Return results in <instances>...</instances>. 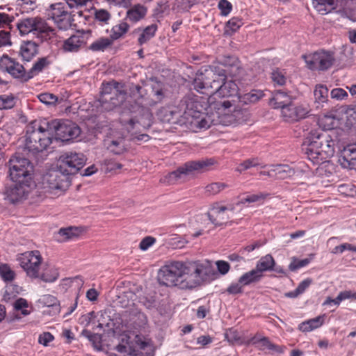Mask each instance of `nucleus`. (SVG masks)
I'll list each match as a JSON object with an SVG mask.
<instances>
[{"instance_id":"obj_5","label":"nucleus","mask_w":356,"mask_h":356,"mask_svg":"<svg viewBox=\"0 0 356 356\" xmlns=\"http://www.w3.org/2000/svg\"><path fill=\"white\" fill-rule=\"evenodd\" d=\"M223 73L218 67L212 66L204 72L197 74L193 81L194 89L202 94L215 95L217 90L215 88V83H220L225 80Z\"/></svg>"},{"instance_id":"obj_17","label":"nucleus","mask_w":356,"mask_h":356,"mask_svg":"<svg viewBox=\"0 0 356 356\" xmlns=\"http://www.w3.org/2000/svg\"><path fill=\"white\" fill-rule=\"evenodd\" d=\"M309 113L308 106L295 105L293 103L284 106L281 110V116L288 122H294L305 118Z\"/></svg>"},{"instance_id":"obj_27","label":"nucleus","mask_w":356,"mask_h":356,"mask_svg":"<svg viewBox=\"0 0 356 356\" xmlns=\"http://www.w3.org/2000/svg\"><path fill=\"white\" fill-rule=\"evenodd\" d=\"M38 54V44L33 41L24 42L20 47V55L24 61H30Z\"/></svg>"},{"instance_id":"obj_14","label":"nucleus","mask_w":356,"mask_h":356,"mask_svg":"<svg viewBox=\"0 0 356 356\" xmlns=\"http://www.w3.org/2000/svg\"><path fill=\"white\" fill-rule=\"evenodd\" d=\"M86 161V156L81 152H66L59 156L57 166L69 177L82 168Z\"/></svg>"},{"instance_id":"obj_3","label":"nucleus","mask_w":356,"mask_h":356,"mask_svg":"<svg viewBox=\"0 0 356 356\" xmlns=\"http://www.w3.org/2000/svg\"><path fill=\"white\" fill-rule=\"evenodd\" d=\"M52 134L49 127L44 122L36 121L30 123L26 131V148L29 152L36 154L46 149L52 143Z\"/></svg>"},{"instance_id":"obj_35","label":"nucleus","mask_w":356,"mask_h":356,"mask_svg":"<svg viewBox=\"0 0 356 356\" xmlns=\"http://www.w3.org/2000/svg\"><path fill=\"white\" fill-rule=\"evenodd\" d=\"M91 13L93 15L94 19L101 25L108 24L112 17L111 13L103 8H92Z\"/></svg>"},{"instance_id":"obj_38","label":"nucleus","mask_w":356,"mask_h":356,"mask_svg":"<svg viewBox=\"0 0 356 356\" xmlns=\"http://www.w3.org/2000/svg\"><path fill=\"white\" fill-rule=\"evenodd\" d=\"M263 95V92L261 90H252L248 93L239 96L238 99L240 104L245 105L257 102Z\"/></svg>"},{"instance_id":"obj_11","label":"nucleus","mask_w":356,"mask_h":356,"mask_svg":"<svg viewBox=\"0 0 356 356\" xmlns=\"http://www.w3.org/2000/svg\"><path fill=\"white\" fill-rule=\"evenodd\" d=\"M44 124L49 127L52 135L55 134L56 140L63 142L76 138L81 134L79 127L70 120H54Z\"/></svg>"},{"instance_id":"obj_63","label":"nucleus","mask_w":356,"mask_h":356,"mask_svg":"<svg viewBox=\"0 0 356 356\" xmlns=\"http://www.w3.org/2000/svg\"><path fill=\"white\" fill-rule=\"evenodd\" d=\"M330 95L332 99L342 100L348 97V93L345 90L337 88L331 90Z\"/></svg>"},{"instance_id":"obj_19","label":"nucleus","mask_w":356,"mask_h":356,"mask_svg":"<svg viewBox=\"0 0 356 356\" xmlns=\"http://www.w3.org/2000/svg\"><path fill=\"white\" fill-rule=\"evenodd\" d=\"M219 64L224 67L222 68L220 65V70L223 71V78H226V74H229L230 76L236 77L240 75L242 68L239 60L234 56H223L219 60Z\"/></svg>"},{"instance_id":"obj_32","label":"nucleus","mask_w":356,"mask_h":356,"mask_svg":"<svg viewBox=\"0 0 356 356\" xmlns=\"http://www.w3.org/2000/svg\"><path fill=\"white\" fill-rule=\"evenodd\" d=\"M263 277L264 274H261L255 268L241 275L239 277V283H241L243 286L249 285L259 282Z\"/></svg>"},{"instance_id":"obj_62","label":"nucleus","mask_w":356,"mask_h":356,"mask_svg":"<svg viewBox=\"0 0 356 356\" xmlns=\"http://www.w3.org/2000/svg\"><path fill=\"white\" fill-rule=\"evenodd\" d=\"M252 341L254 343H256L257 341L261 342L264 346H266L269 350H275L277 352L280 351V347L275 344L272 343L267 337H264L259 339V340H256V337H254L252 339Z\"/></svg>"},{"instance_id":"obj_26","label":"nucleus","mask_w":356,"mask_h":356,"mask_svg":"<svg viewBox=\"0 0 356 356\" xmlns=\"http://www.w3.org/2000/svg\"><path fill=\"white\" fill-rule=\"evenodd\" d=\"M147 8L141 4H136L129 8L126 13V19L136 23L143 19L147 15Z\"/></svg>"},{"instance_id":"obj_47","label":"nucleus","mask_w":356,"mask_h":356,"mask_svg":"<svg viewBox=\"0 0 356 356\" xmlns=\"http://www.w3.org/2000/svg\"><path fill=\"white\" fill-rule=\"evenodd\" d=\"M314 95L316 102H325L328 97V89L323 85L318 86L314 91Z\"/></svg>"},{"instance_id":"obj_6","label":"nucleus","mask_w":356,"mask_h":356,"mask_svg":"<svg viewBox=\"0 0 356 356\" xmlns=\"http://www.w3.org/2000/svg\"><path fill=\"white\" fill-rule=\"evenodd\" d=\"M215 163L213 159H205L198 161H190L174 170L166 176L169 184L184 181L187 177L194 172H203L209 170Z\"/></svg>"},{"instance_id":"obj_30","label":"nucleus","mask_w":356,"mask_h":356,"mask_svg":"<svg viewBox=\"0 0 356 356\" xmlns=\"http://www.w3.org/2000/svg\"><path fill=\"white\" fill-rule=\"evenodd\" d=\"M325 315H321L302 322L299 325V330L302 332H310L320 327L324 323Z\"/></svg>"},{"instance_id":"obj_53","label":"nucleus","mask_w":356,"mask_h":356,"mask_svg":"<svg viewBox=\"0 0 356 356\" xmlns=\"http://www.w3.org/2000/svg\"><path fill=\"white\" fill-rule=\"evenodd\" d=\"M259 165L260 163L257 158L249 159L241 163L237 167L236 170L241 172L250 169V168L259 166Z\"/></svg>"},{"instance_id":"obj_44","label":"nucleus","mask_w":356,"mask_h":356,"mask_svg":"<svg viewBox=\"0 0 356 356\" xmlns=\"http://www.w3.org/2000/svg\"><path fill=\"white\" fill-rule=\"evenodd\" d=\"M15 18L13 15L6 13H0V29L13 31Z\"/></svg>"},{"instance_id":"obj_12","label":"nucleus","mask_w":356,"mask_h":356,"mask_svg":"<svg viewBox=\"0 0 356 356\" xmlns=\"http://www.w3.org/2000/svg\"><path fill=\"white\" fill-rule=\"evenodd\" d=\"M307 66L311 70L325 71L335 62L334 53L332 51L321 49L314 53L303 55Z\"/></svg>"},{"instance_id":"obj_20","label":"nucleus","mask_w":356,"mask_h":356,"mask_svg":"<svg viewBox=\"0 0 356 356\" xmlns=\"http://www.w3.org/2000/svg\"><path fill=\"white\" fill-rule=\"evenodd\" d=\"M13 183L7 188L6 194L13 202H17L26 198L30 192L31 182L13 181Z\"/></svg>"},{"instance_id":"obj_51","label":"nucleus","mask_w":356,"mask_h":356,"mask_svg":"<svg viewBox=\"0 0 356 356\" xmlns=\"http://www.w3.org/2000/svg\"><path fill=\"white\" fill-rule=\"evenodd\" d=\"M81 335L86 337L96 348L101 346L102 336L99 334L92 333L90 331L84 329L81 332Z\"/></svg>"},{"instance_id":"obj_55","label":"nucleus","mask_w":356,"mask_h":356,"mask_svg":"<svg viewBox=\"0 0 356 356\" xmlns=\"http://www.w3.org/2000/svg\"><path fill=\"white\" fill-rule=\"evenodd\" d=\"M13 306L14 309L16 311H20L23 316H27L30 314V312L26 309L28 307V302L22 298H19L16 300Z\"/></svg>"},{"instance_id":"obj_23","label":"nucleus","mask_w":356,"mask_h":356,"mask_svg":"<svg viewBox=\"0 0 356 356\" xmlns=\"http://www.w3.org/2000/svg\"><path fill=\"white\" fill-rule=\"evenodd\" d=\"M339 162L343 168L356 169V144L344 148Z\"/></svg>"},{"instance_id":"obj_9","label":"nucleus","mask_w":356,"mask_h":356,"mask_svg":"<svg viewBox=\"0 0 356 356\" xmlns=\"http://www.w3.org/2000/svg\"><path fill=\"white\" fill-rule=\"evenodd\" d=\"M158 281L160 284L174 286L181 283L185 284L184 263L175 261L163 266L158 273Z\"/></svg>"},{"instance_id":"obj_58","label":"nucleus","mask_w":356,"mask_h":356,"mask_svg":"<svg viewBox=\"0 0 356 356\" xmlns=\"http://www.w3.org/2000/svg\"><path fill=\"white\" fill-rule=\"evenodd\" d=\"M225 338L227 341L231 343H241L242 340L236 330H229L225 334Z\"/></svg>"},{"instance_id":"obj_1","label":"nucleus","mask_w":356,"mask_h":356,"mask_svg":"<svg viewBox=\"0 0 356 356\" xmlns=\"http://www.w3.org/2000/svg\"><path fill=\"white\" fill-rule=\"evenodd\" d=\"M336 142L326 131L312 130L306 137L302 150L314 164H319L334 154Z\"/></svg>"},{"instance_id":"obj_52","label":"nucleus","mask_w":356,"mask_h":356,"mask_svg":"<svg viewBox=\"0 0 356 356\" xmlns=\"http://www.w3.org/2000/svg\"><path fill=\"white\" fill-rule=\"evenodd\" d=\"M199 0H175V6L179 11L188 12Z\"/></svg>"},{"instance_id":"obj_40","label":"nucleus","mask_w":356,"mask_h":356,"mask_svg":"<svg viewBox=\"0 0 356 356\" xmlns=\"http://www.w3.org/2000/svg\"><path fill=\"white\" fill-rule=\"evenodd\" d=\"M129 25L125 22L113 26L111 31L110 38L114 42L123 37L129 31Z\"/></svg>"},{"instance_id":"obj_43","label":"nucleus","mask_w":356,"mask_h":356,"mask_svg":"<svg viewBox=\"0 0 356 356\" xmlns=\"http://www.w3.org/2000/svg\"><path fill=\"white\" fill-rule=\"evenodd\" d=\"M107 148L115 154H121L125 151L124 140L120 138L116 140H111L108 141Z\"/></svg>"},{"instance_id":"obj_56","label":"nucleus","mask_w":356,"mask_h":356,"mask_svg":"<svg viewBox=\"0 0 356 356\" xmlns=\"http://www.w3.org/2000/svg\"><path fill=\"white\" fill-rule=\"evenodd\" d=\"M271 78L274 83L280 86H283L286 81V78L283 71L277 69L271 73Z\"/></svg>"},{"instance_id":"obj_25","label":"nucleus","mask_w":356,"mask_h":356,"mask_svg":"<svg viewBox=\"0 0 356 356\" xmlns=\"http://www.w3.org/2000/svg\"><path fill=\"white\" fill-rule=\"evenodd\" d=\"M157 116L163 122L174 123L181 115L178 107L165 106L159 110Z\"/></svg>"},{"instance_id":"obj_42","label":"nucleus","mask_w":356,"mask_h":356,"mask_svg":"<svg viewBox=\"0 0 356 356\" xmlns=\"http://www.w3.org/2000/svg\"><path fill=\"white\" fill-rule=\"evenodd\" d=\"M218 110H222L225 114H227L229 112H233L234 116L237 117L236 113L240 112V109H238V106L234 104V101L231 100H223L219 101L216 104Z\"/></svg>"},{"instance_id":"obj_16","label":"nucleus","mask_w":356,"mask_h":356,"mask_svg":"<svg viewBox=\"0 0 356 356\" xmlns=\"http://www.w3.org/2000/svg\"><path fill=\"white\" fill-rule=\"evenodd\" d=\"M178 108L181 117L189 120L190 118H196L201 113L200 103L197 97L186 96L179 102Z\"/></svg>"},{"instance_id":"obj_31","label":"nucleus","mask_w":356,"mask_h":356,"mask_svg":"<svg viewBox=\"0 0 356 356\" xmlns=\"http://www.w3.org/2000/svg\"><path fill=\"white\" fill-rule=\"evenodd\" d=\"M51 63V61L49 56L39 58L33 64V67L29 70V76L27 78L32 79L42 70L47 68Z\"/></svg>"},{"instance_id":"obj_57","label":"nucleus","mask_w":356,"mask_h":356,"mask_svg":"<svg viewBox=\"0 0 356 356\" xmlns=\"http://www.w3.org/2000/svg\"><path fill=\"white\" fill-rule=\"evenodd\" d=\"M227 187V185L225 183L215 182L209 184L206 186V191L209 194L215 195L224 190Z\"/></svg>"},{"instance_id":"obj_49","label":"nucleus","mask_w":356,"mask_h":356,"mask_svg":"<svg viewBox=\"0 0 356 356\" xmlns=\"http://www.w3.org/2000/svg\"><path fill=\"white\" fill-rule=\"evenodd\" d=\"M131 91L134 97H138V103L140 104H151L146 102L145 100V95H147L146 90L139 85H134L131 87Z\"/></svg>"},{"instance_id":"obj_45","label":"nucleus","mask_w":356,"mask_h":356,"mask_svg":"<svg viewBox=\"0 0 356 356\" xmlns=\"http://www.w3.org/2000/svg\"><path fill=\"white\" fill-rule=\"evenodd\" d=\"M82 232L81 227H68L66 228H61L59 230V234L65 238L66 240L72 239L77 237Z\"/></svg>"},{"instance_id":"obj_61","label":"nucleus","mask_w":356,"mask_h":356,"mask_svg":"<svg viewBox=\"0 0 356 356\" xmlns=\"http://www.w3.org/2000/svg\"><path fill=\"white\" fill-rule=\"evenodd\" d=\"M15 30L10 31L9 29H3L0 31V47L10 45V33Z\"/></svg>"},{"instance_id":"obj_39","label":"nucleus","mask_w":356,"mask_h":356,"mask_svg":"<svg viewBox=\"0 0 356 356\" xmlns=\"http://www.w3.org/2000/svg\"><path fill=\"white\" fill-rule=\"evenodd\" d=\"M40 302L44 306L52 308L54 314H58L60 311L59 301L57 298L49 294L44 295L40 298Z\"/></svg>"},{"instance_id":"obj_18","label":"nucleus","mask_w":356,"mask_h":356,"mask_svg":"<svg viewBox=\"0 0 356 356\" xmlns=\"http://www.w3.org/2000/svg\"><path fill=\"white\" fill-rule=\"evenodd\" d=\"M0 67L4 69L14 78L20 79L23 81H27L29 71L26 72L22 65L15 61L8 56L3 55L0 61Z\"/></svg>"},{"instance_id":"obj_22","label":"nucleus","mask_w":356,"mask_h":356,"mask_svg":"<svg viewBox=\"0 0 356 356\" xmlns=\"http://www.w3.org/2000/svg\"><path fill=\"white\" fill-rule=\"evenodd\" d=\"M86 43L84 33L78 31L63 42V49L67 52H76Z\"/></svg>"},{"instance_id":"obj_10","label":"nucleus","mask_w":356,"mask_h":356,"mask_svg":"<svg viewBox=\"0 0 356 356\" xmlns=\"http://www.w3.org/2000/svg\"><path fill=\"white\" fill-rule=\"evenodd\" d=\"M42 188L45 192L56 194L65 191L70 186L69 177L58 166L47 172L42 177Z\"/></svg>"},{"instance_id":"obj_2","label":"nucleus","mask_w":356,"mask_h":356,"mask_svg":"<svg viewBox=\"0 0 356 356\" xmlns=\"http://www.w3.org/2000/svg\"><path fill=\"white\" fill-rule=\"evenodd\" d=\"M184 287L193 289L216 278L217 273L208 260L184 263Z\"/></svg>"},{"instance_id":"obj_37","label":"nucleus","mask_w":356,"mask_h":356,"mask_svg":"<svg viewBox=\"0 0 356 356\" xmlns=\"http://www.w3.org/2000/svg\"><path fill=\"white\" fill-rule=\"evenodd\" d=\"M113 43L112 39L109 38H99L94 41L90 45L89 49L93 51H104L108 48L111 47Z\"/></svg>"},{"instance_id":"obj_64","label":"nucleus","mask_w":356,"mask_h":356,"mask_svg":"<svg viewBox=\"0 0 356 356\" xmlns=\"http://www.w3.org/2000/svg\"><path fill=\"white\" fill-rule=\"evenodd\" d=\"M243 24L241 19L238 17H232L227 23V28L232 32L237 31Z\"/></svg>"},{"instance_id":"obj_8","label":"nucleus","mask_w":356,"mask_h":356,"mask_svg":"<svg viewBox=\"0 0 356 356\" xmlns=\"http://www.w3.org/2000/svg\"><path fill=\"white\" fill-rule=\"evenodd\" d=\"M9 176L13 181L32 182L33 165L30 161L19 154L9 160Z\"/></svg>"},{"instance_id":"obj_15","label":"nucleus","mask_w":356,"mask_h":356,"mask_svg":"<svg viewBox=\"0 0 356 356\" xmlns=\"http://www.w3.org/2000/svg\"><path fill=\"white\" fill-rule=\"evenodd\" d=\"M19 260L21 267L24 270L29 277L32 278L39 277L42 257L38 251L24 252L22 254Z\"/></svg>"},{"instance_id":"obj_28","label":"nucleus","mask_w":356,"mask_h":356,"mask_svg":"<svg viewBox=\"0 0 356 356\" xmlns=\"http://www.w3.org/2000/svg\"><path fill=\"white\" fill-rule=\"evenodd\" d=\"M339 0H313L315 10L321 15H326L333 12L338 5Z\"/></svg>"},{"instance_id":"obj_33","label":"nucleus","mask_w":356,"mask_h":356,"mask_svg":"<svg viewBox=\"0 0 356 356\" xmlns=\"http://www.w3.org/2000/svg\"><path fill=\"white\" fill-rule=\"evenodd\" d=\"M275 264V261L273 256L268 254L265 256L261 257L257 262L256 268L258 271L263 274L264 272L271 271L272 268Z\"/></svg>"},{"instance_id":"obj_4","label":"nucleus","mask_w":356,"mask_h":356,"mask_svg":"<svg viewBox=\"0 0 356 356\" xmlns=\"http://www.w3.org/2000/svg\"><path fill=\"white\" fill-rule=\"evenodd\" d=\"M127 96L124 84L113 80L102 83L99 102L102 107L108 111L122 105Z\"/></svg>"},{"instance_id":"obj_54","label":"nucleus","mask_w":356,"mask_h":356,"mask_svg":"<svg viewBox=\"0 0 356 356\" xmlns=\"http://www.w3.org/2000/svg\"><path fill=\"white\" fill-rule=\"evenodd\" d=\"M39 100L47 105H55L58 102V98L51 93L44 92L38 95Z\"/></svg>"},{"instance_id":"obj_7","label":"nucleus","mask_w":356,"mask_h":356,"mask_svg":"<svg viewBox=\"0 0 356 356\" xmlns=\"http://www.w3.org/2000/svg\"><path fill=\"white\" fill-rule=\"evenodd\" d=\"M15 32L18 31L22 35H27L31 32H37L44 37L51 38L56 34L55 29L49 26L47 22L40 17H27L18 21L14 25Z\"/></svg>"},{"instance_id":"obj_60","label":"nucleus","mask_w":356,"mask_h":356,"mask_svg":"<svg viewBox=\"0 0 356 356\" xmlns=\"http://www.w3.org/2000/svg\"><path fill=\"white\" fill-rule=\"evenodd\" d=\"M266 195L264 193H257V194H252L248 195L245 198L242 199L240 201L241 204H245V203H254L257 202H259L261 200H263L266 198Z\"/></svg>"},{"instance_id":"obj_21","label":"nucleus","mask_w":356,"mask_h":356,"mask_svg":"<svg viewBox=\"0 0 356 356\" xmlns=\"http://www.w3.org/2000/svg\"><path fill=\"white\" fill-rule=\"evenodd\" d=\"M215 96L230 97L238 95V87L233 80H224L222 83H215Z\"/></svg>"},{"instance_id":"obj_13","label":"nucleus","mask_w":356,"mask_h":356,"mask_svg":"<svg viewBox=\"0 0 356 356\" xmlns=\"http://www.w3.org/2000/svg\"><path fill=\"white\" fill-rule=\"evenodd\" d=\"M47 17L48 19L53 21L58 29L63 31L69 29L74 22L71 13L62 3L51 4L47 10Z\"/></svg>"},{"instance_id":"obj_34","label":"nucleus","mask_w":356,"mask_h":356,"mask_svg":"<svg viewBox=\"0 0 356 356\" xmlns=\"http://www.w3.org/2000/svg\"><path fill=\"white\" fill-rule=\"evenodd\" d=\"M274 178L284 179L294 175V170L288 165H273Z\"/></svg>"},{"instance_id":"obj_46","label":"nucleus","mask_w":356,"mask_h":356,"mask_svg":"<svg viewBox=\"0 0 356 356\" xmlns=\"http://www.w3.org/2000/svg\"><path fill=\"white\" fill-rule=\"evenodd\" d=\"M16 104V98L13 95H0V109H10Z\"/></svg>"},{"instance_id":"obj_59","label":"nucleus","mask_w":356,"mask_h":356,"mask_svg":"<svg viewBox=\"0 0 356 356\" xmlns=\"http://www.w3.org/2000/svg\"><path fill=\"white\" fill-rule=\"evenodd\" d=\"M309 262L310 259H309L298 260L296 258H293V261L290 263L289 266V269L291 271H296V270L307 266V264H309Z\"/></svg>"},{"instance_id":"obj_48","label":"nucleus","mask_w":356,"mask_h":356,"mask_svg":"<svg viewBox=\"0 0 356 356\" xmlns=\"http://www.w3.org/2000/svg\"><path fill=\"white\" fill-rule=\"evenodd\" d=\"M58 275L59 274L57 269L54 268L47 269L41 274L39 273V277L45 282H53L56 281Z\"/></svg>"},{"instance_id":"obj_41","label":"nucleus","mask_w":356,"mask_h":356,"mask_svg":"<svg viewBox=\"0 0 356 356\" xmlns=\"http://www.w3.org/2000/svg\"><path fill=\"white\" fill-rule=\"evenodd\" d=\"M191 121V124H194L200 129H209L211 125L216 124L215 120L208 115H201L199 113L198 117L193 118Z\"/></svg>"},{"instance_id":"obj_24","label":"nucleus","mask_w":356,"mask_h":356,"mask_svg":"<svg viewBox=\"0 0 356 356\" xmlns=\"http://www.w3.org/2000/svg\"><path fill=\"white\" fill-rule=\"evenodd\" d=\"M293 97L291 92L283 90H275L273 98L270 99V104L274 108L282 109L283 107L292 103Z\"/></svg>"},{"instance_id":"obj_29","label":"nucleus","mask_w":356,"mask_h":356,"mask_svg":"<svg viewBox=\"0 0 356 356\" xmlns=\"http://www.w3.org/2000/svg\"><path fill=\"white\" fill-rule=\"evenodd\" d=\"M158 29V26L155 24H152L144 29L138 28L134 31V33L141 31L138 39V43L139 45H143L149 41L152 38L155 36L156 32Z\"/></svg>"},{"instance_id":"obj_36","label":"nucleus","mask_w":356,"mask_h":356,"mask_svg":"<svg viewBox=\"0 0 356 356\" xmlns=\"http://www.w3.org/2000/svg\"><path fill=\"white\" fill-rule=\"evenodd\" d=\"M152 122V115L149 113H146L143 115L139 120H136L135 119H131L129 121V124L131 126L132 129H140V127L146 129L151 127Z\"/></svg>"},{"instance_id":"obj_50","label":"nucleus","mask_w":356,"mask_h":356,"mask_svg":"<svg viewBox=\"0 0 356 356\" xmlns=\"http://www.w3.org/2000/svg\"><path fill=\"white\" fill-rule=\"evenodd\" d=\"M0 276L3 281L11 282L15 279V273L8 264H1Z\"/></svg>"}]
</instances>
